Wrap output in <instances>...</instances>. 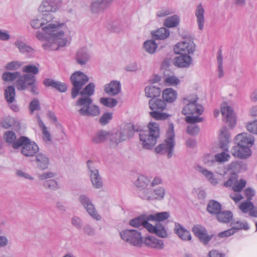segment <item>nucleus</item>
<instances>
[{
	"instance_id": "1",
	"label": "nucleus",
	"mask_w": 257,
	"mask_h": 257,
	"mask_svg": "<svg viewBox=\"0 0 257 257\" xmlns=\"http://www.w3.org/2000/svg\"><path fill=\"white\" fill-rule=\"evenodd\" d=\"M30 24L34 29L42 28L43 33L38 32L36 37L45 41L42 45L45 50H57L70 44L72 30L65 21H52L51 15H45L41 19L32 20Z\"/></svg>"
},
{
	"instance_id": "2",
	"label": "nucleus",
	"mask_w": 257,
	"mask_h": 257,
	"mask_svg": "<svg viewBox=\"0 0 257 257\" xmlns=\"http://www.w3.org/2000/svg\"><path fill=\"white\" fill-rule=\"evenodd\" d=\"M94 84L89 83L80 92V96L76 102V106L79 115L93 117L99 114V107L92 103L93 100L91 98L94 93Z\"/></svg>"
},
{
	"instance_id": "3",
	"label": "nucleus",
	"mask_w": 257,
	"mask_h": 257,
	"mask_svg": "<svg viewBox=\"0 0 257 257\" xmlns=\"http://www.w3.org/2000/svg\"><path fill=\"white\" fill-rule=\"evenodd\" d=\"M198 98L195 94L187 95L182 98L184 105L182 113L186 116L187 122H199L203 120L202 117H199L203 111L202 105L197 103Z\"/></svg>"
},
{
	"instance_id": "4",
	"label": "nucleus",
	"mask_w": 257,
	"mask_h": 257,
	"mask_svg": "<svg viewBox=\"0 0 257 257\" xmlns=\"http://www.w3.org/2000/svg\"><path fill=\"white\" fill-rule=\"evenodd\" d=\"M133 126L130 124L121 125L115 133H109V146L116 148L119 143L132 137L134 135Z\"/></svg>"
},
{
	"instance_id": "5",
	"label": "nucleus",
	"mask_w": 257,
	"mask_h": 257,
	"mask_svg": "<svg viewBox=\"0 0 257 257\" xmlns=\"http://www.w3.org/2000/svg\"><path fill=\"white\" fill-rule=\"evenodd\" d=\"M149 133L142 132L140 134V139L142 143L143 148L152 149L156 144L157 140L159 137L160 128L159 124L154 122L148 124Z\"/></svg>"
},
{
	"instance_id": "6",
	"label": "nucleus",
	"mask_w": 257,
	"mask_h": 257,
	"mask_svg": "<svg viewBox=\"0 0 257 257\" xmlns=\"http://www.w3.org/2000/svg\"><path fill=\"white\" fill-rule=\"evenodd\" d=\"M175 145L174 125L173 123H170L167 131L166 140L164 143L156 147L155 150L157 154H167V157L170 158L173 156Z\"/></svg>"
},
{
	"instance_id": "7",
	"label": "nucleus",
	"mask_w": 257,
	"mask_h": 257,
	"mask_svg": "<svg viewBox=\"0 0 257 257\" xmlns=\"http://www.w3.org/2000/svg\"><path fill=\"white\" fill-rule=\"evenodd\" d=\"M22 147L21 153L27 157L34 156L39 151L38 145L34 142H30V140L25 137L19 138L16 143L13 145V148L18 149Z\"/></svg>"
},
{
	"instance_id": "8",
	"label": "nucleus",
	"mask_w": 257,
	"mask_h": 257,
	"mask_svg": "<svg viewBox=\"0 0 257 257\" xmlns=\"http://www.w3.org/2000/svg\"><path fill=\"white\" fill-rule=\"evenodd\" d=\"M70 80L73 85L71 96L75 98L80 94L83 86L88 81L89 78L83 72L76 71L71 75Z\"/></svg>"
},
{
	"instance_id": "9",
	"label": "nucleus",
	"mask_w": 257,
	"mask_h": 257,
	"mask_svg": "<svg viewBox=\"0 0 257 257\" xmlns=\"http://www.w3.org/2000/svg\"><path fill=\"white\" fill-rule=\"evenodd\" d=\"M62 0H42L38 7V12L42 15H50L52 17V21H54L53 13L57 12L62 5Z\"/></svg>"
},
{
	"instance_id": "10",
	"label": "nucleus",
	"mask_w": 257,
	"mask_h": 257,
	"mask_svg": "<svg viewBox=\"0 0 257 257\" xmlns=\"http://www.w3.org/2000/svg\"><path fill=\"white\" fill-rule=\"evenodd\" d=\"M196 50V45L190 39H184L178 42L174 46V51L176 54H186L192 55Z\"/></svg>"
},
{
	"instance_id": "11",
	"label": "nucleus",
	"mask_w": 257,
	"mask_h": 257,
	"mask_svg": "<svg viewBox=\"0 0 257 257\" xmlns=\"http://www.w3.org/2000/svg\"><path fill=\"white\" fill-rule=\"evenodd\" d=\"M121 238L124 241L136 246H140L143 243L141 232L134 229H125L120 232Z\"/></svg>"
},
{
	"instance_id": "12",
	"label": "nucleus",
	"mask_w": 257,
	"mask_h": 257,
	"mask_svg": "<svg viewBox=\"0 0 257 257\" xmlns=\"http://www.w3.org/2000/svg\"><path fill=\"white\" fill-rule=\"evenodd\" d=\"M78 201L92 218L96 221L101 220V216L97 213L94 205L88 196L85 194L80 195Z\"/></svg>"
},
{
	"instance_id": "13",
	"label": "nucleus",
	"mask_w": 257,
	"mask_h": 257,
	"mask_svg": "<svg viewBox=\"0 0 257 257\" xmlns=\"http://www.w3.org/2000/svg\"><path fill=\"white\" fill-rule=\"evenodd\" d=\"M114 0H92L90 10L94 14L103 13L113 4Z\"/></svg>"
},
{
	"instance_id": "14",
	"label": "nucleus",
	"mask_w": 257,
	"mask_h": 257,
	"mask_svg": "<svg viewBox=\"0 0 257 257\" xmlns=\"http://www.w3.org/2000/svg\"><path fill=\"white\" fill-rule=\"evenodd\" d=\"M35 81V77L33 75L25 74L18 77L16 83L18 90H24L29 86H33Z\"/></svg>"
},
{
	"instance_id": "15",
	"label": "nucleus",
	"mask_w": 257,
	"mask_h": 257,
	"mask_svg": "<svg viewBox=\"0 0 257 257\" xmlns=\"http://www.w3.org/2000/svg\"><path fill=\"white\" fill-rule=\"evenodd\" d=\"M221 112L222 116L225 117L230 127H234L236 123V118L232 109L224 102L221 105Z\"/></svg>"
},
{
	"instance_id": "16",
	"label": "nucleus",
	"mask_w": 257,
	"mask_h": 257,
	"mask_svg": "<svg viewBox=\"0 0 257 257\" xmlns=\"http://www.w3.org/2000/svg\"><path fill=\"white\" fill-rule=\"evenodd\" d=\"M146 226V229L151 233L155 234L162 238H166L168 236L167 231L164 225L160 222L156 223L155 225L149 223Z\"/></svg>"
},
{
	"instance_id": "17",
	"label": "nucleus",
	"mask_w": 257,
	"mask_h": 257,
	"mask_svg": "<svg viewBox=\"0 0 257 257\" xmlns=\"http://www.w3.org/2000/svg\"><path fill=\"white\" fill-rule=\"evenodd\" d=\"M173 60V64L179 68H188L193 65V61L191 55L179 54Z\"/></svg>"
},
{
	"instance_id": "18",
	"label": "nucleus",
	"mask_w": 257,
	"mask_h": 257,
	"mask_svg": "<svg viewBox=\"0 0 257 257\" xmlns=\"http://www.w3.org/2000/svg\"><path fill=\"white\" fill-rule=\"evenodd\" d=\"M195 16L196 18L198 28L200 31H202L204 28L205 19V10L202 4L200 3L196 6Z\"/></svg>"
},
{
	"instance_id": "19",
	"label": "nucleus",
	"mask_w": 257,
	"mask_h": 257,
	"mask_svg": "<svg viewBox=\"0 0 257 257\" xmlns=\"http://www.w3.org/2000/svg\"><path fill=\"white\" fill-rule=\"evenodd\" d=\"M235 141L240 146L247 147L250 148L254 143V138L251 135L243 133L235 137Z\"/></svg>"
},
{
	"instance_id": "20",
	"label": "nucleus",
	"mask_w": 257,
	"mask_h": 257,
	"mask_svg": "<svg viewBox=\"0 0 257 257\" xmlns=\"http://www.w3.org/2000/svg\"><path fill=\"white\" fill-rule=\"evenodd\" d=\"M143 242L148 247L158 250L162 249L164 247V242L162 239L152 235L145 237L143 240Z\"/></svg>"
},
{
	"instance_id": "21",
	"label": "nucleus",
	"mask_w": 257,
	"mask_h": 257,
	"mask_svg": "<svg viewBox=\"0 0 257 257\" xmlns=\"http://www.w3.org/2000/svg\"><path fill=\"white\" fill-rule=\"evenodd\" d=\"M231 154L237 158L246 159L251 156V151L249 147L237 145L232 148Z\"/></svg>"
},
{
	"instance_id": "22",
	"label": "nucleus",
	"mask_w": 257,
	"mask_h": 257,
	"mask_svg": "<svg viewBox=\"0 0 257 257\" xmlns=\"http://www.w3.org/2000/svg\"><path fill=\"white\" fill-rule=\"evenodd\" d=\"M15 45L19 49L20 53L27 55L29 57H32L35 54L34 49L27 45L21 37L17 38L15 43Z\"/></svg>"
},
{
	"instance_id": "23",
	"label": "nucleus",
	"mask_w": 257,
	"mask_h": 257,
	"mask_svg": "<svg viewBox=\"0 0 257 257\" xmlns=\"http://www.w3.org/2000/svg\"><path fill=\"white\" fill-rule=\"evenodd\" d=\"M194 234L204 244H207L212 238V235L207 234L206 229L201 225H195L192 228Z\"/></svg>"
},
{
	"instance_id": "24",
	"label": "nucleus",
	"mask_w": 257,
	"mask_h": 257,
	"mask_svg": "<svg viewBox=\"0 0 257 257\" xmlns=\"http://www.w3.org/2000/svg\"><path fill=\"white\" fill-rule=\"evenodd\" d=\"M121 87L119 81L112 80L104 86V91L110 96H114L121 92Z\"/></svg>"
},
{
	"instance_id": "25",
	"label": "nucleus",
	"mask_w": 257,
	"mask_h": 257,
	"mask_svg": "<svg viewBox=\"0 0 257 257\" xmlns=\"http://www.w3.org/2000/svg\"><path fill=\"white\" fill-rule=\"evenodd\" d=\"M239 209L242 213H248L251 217H257V206H255L250 201L242 202L239 206Z\"/></svg>"
},
{
	"instance_id": "26",
	"label": "nucleus",
	"mask_w": 257,
	"mask_h": 257,
	"mask_svg": "<svg viewBox=\"0 0 257 257\" xmlns=\"http://www.w3.org/2000/svg\"><path fill=\"white\" fill-rule=\"evenodd\" d=\"M220 147L222 151H228V144L230 142V133L225 127H222L220 130L219 136Z\"/></svg>"
},
{
	"instance_id": "27",
	"label": "nucleus",
	"mask_w": 257,
	"mask_h": 257,
	"mask_svg": "<svg viewBox=\"0 0 257 257\" xmlns=\"http://www.w3.org/2000/svg\"><path fill=\"white\" fill-rule=\"evenodd\" d=\"M90 50L86 48H82L78 51L76 60L79 64L84 65L90 60Z\"/></svg>"
},
{
	"instance_id": "28",
	"label": "nucleus",
	"mask_w": 257,
	"mask_h": 257,
	"mask_svg": "<svg viewBox=\"0 0 257 257\" xmlns=\"http://www.w3.org/2000/svg\"><path fill=\"white\" fill-rule=\"evenodd\" d=\"M174 231L184 241H190L192 236L190 232L179 223H175Z\"/></svg>"
},
{
	"instance_id": "29",
	"label": "nucleus",
	"mask_w": 257,
	"mask_h": 257,
	"mask_svg": "<svg viewBox=\"0 0 257 257\" xmlns=\"http://www.w3.org/2000/svg\"><path fill=\"white\" fill-rule=\"evenodd\" d=\"M108 136V132L105 130H99L91 136V142L94 144H102L106 141Z\"/></svg>"
},
{
	"instance_id": "30",
	"label": "nucleus",
	"mask_w": 257,
	"mask_h": 257,
	"mask_svg": "<svg viewBox=\"0 0 257 257\" xmlns=\"http://www.w3.org/2000/svg\"><path fill=\"white\" fill-rule=\"evenodd\" d=\"M148 215H141L130 220L129 224L134 227L143 226L146 229V225L149 224Z\"/></svg>"
},
{
	"instance_id": "31",
	"label": "nucleus",
	"mask_w": 257,
	"mask_h": 257,
	"mask_svg": "<svg viewBox=\"0 0 257 257\" xmlns=\"http://www.w3.org/2000/svg\"><path fill=\"white\" fill-rule=\"evenodd\" d=\"M44 84L46 87L52 86L61 92H65L67 88L64 83L49 78L44 80Z\"/></svg>"
},
{
	"instance_id": "32",
	"label": "nucleus",
	"mask_w": 257,
	"mask_h": 257,
	"mask_svg": "<svg viewBox=\"0 0 257 257\" xmlns=\"http://www.w3.org/2000/svg\"><path fill=\"white\" fill-rule=\"evenodd\" d=\"M149 107L153 111H163L165 109L166 104L164 100L154 98L150 100Z\"/></svg>"
},
{
	"instance_id": "33",
	"label": "nucleus",
	"mask_w": 257,
	"mask_h": 257,
	"mask_svg": "<svg viewBox=\"0 0 257 257\" xmlns=\"http://www.w3.org/2000/svg\"><path fill=\"white\" fill-rule=\"evenodd\" d=\"M177 91L171 88L164 89L162 93V97L164 101L172 103L175 101L177 98Z\"/></svg>"
},
{
	"instance_id": "34",
	"label": "nucleus",
	"mask_w": 257,
	"mask_h": 257,
	"mask_svg": "<svg viewBox=\"0 0 257 257\" xmlns=\"http://www.w3.org/2000/svg\"><path fill=\"white\" fill-rule=\"evenodd\" d=\"M36 163L38 168L44 170L48 168L49 159L45 155L39 153L36 157Z\"/></svg>"
},
{
	"instance_id": "35",
	"label": "nucleus",
	"mask_w": 257,
	"mask_h": 257,
	"mask_svg": "<svg viewBox=\"0 0 257 257\" xmlns=\"http://www.w3.org/2000/svg\"><path fill=\"white\" fill-rule=\"evenodd\" d=\"M180 22V17L177 15H173L166 18L163 24L167 28H175L179 25Z\"/></svg>"
},
{
	"instance_id": "36",
	"label": "nucleus",
	"mask_w": 257,
	"mask_h": 257,
	"mask_svg": "<svg viewBox=\"0 0 257 257\" xmlns=\"http://www.w3.org/2000/svg\"><path fill=\"white\" fill-rule=\"evenodd\" d=\"M246 169V165L242 161L232 162L228 165V170L233 173L244 171Z\"/></svg>"
},
{
	"instance_id": "37",
	"label": "nucleus",
	"mask_w": 257,
	"mask_h": 257,
	"mask_svg": "<svg viewBox=\"0 0 257 257\" xmlns=\"http://www.w3.org/2000/svg\"><path fill=\"white\" fill-rule=\"evenodd\" d=\"M37 119L39 126L42 132V137L43 140L45 142H50L51 140V137L49 132L48 131L47 127L46 126L39 115H38L37 116Z\"/></svg>"
},
{
	"instance_id": "38",
	"label": "nucleus",
	"mask_w": 257,
	"mask_h": 257,
	"mask_svg": "<svg viewBox=\"0 0 257 257\" xmlns=\"http://www.w3.org/2000/svg\"><path fill=\"white\" fill-rule=\"evenodd\" d=\"M145 90L146 96L149 98H154L159 96L161 93L160 88L152 84L146 86Z\"/></svg>"
},
{
	"instance_id": "39",
	"label": "nucleus",
	"mask_w": 257,
	"mask_h": 257,
	"mask_svg": "<svg viewBox=\"0 0 257 257\" xmlns=\"http://www.w3.org/2000/svg\"><path fill=\"white\" fill-rule=\"evenodd\" d=\"M139 196L142 199L147 201L154 200L153 189L145 188L140 189L138 192Z\"/></svg>"
},
{
	"instance_id": "40",
	"label": "nucleus",
	"mask_w": 257,
	"mask_h": 257,
	"mask_svg": "<svg viewBox=\"0 0 257 257\" xmlns=\"http://www.w3.org/2000/svg\"><path fill=\"white\" fill-rule=\"evenodd\" d=\"M221 209V204L214 200L210 201L207 205V210L211 214L217 215L220 212Z\"/></svg>"
},
{
	"instance_id": "41",
	"label": "nucleus",
	"mask_w": 257,
	"mask_h": 257,
	"mask_svg": "<svg viewBox=\"0 0 257 257\" xmlns=\"http://www.w3.org/2000/svg\"><path fill=\"white\" fill-rule=\"evenodd\" d=\"M169 216L170 214L168 212H157L149 215L148 219L149 221H156L160 222L167 219Z\"/></svg>"
},
{
	"instance_id": "42",
	"label": "nucleus",
	"mask_w": 257,
	"mask_h": 257,
	"mask_svg": "<svg viewBox=\"0 0 257 257\" xmlns=\"http://www.w3.org/2000/svg\"><path fill=\"white\" fill-rule=\"evenodd\" d=\"M92 186L96 189H100L103 186L102 178L99 172L89 175Z\"/></svg>"
},
{
	"instance_id": "43",
	"label": "nucleus",
	"mask_w": 257,
	"mask_h": 257,
	"mask_svg": "<svg viewBox=\"0 0 257 257\" xmlns=\"http://www.w3.org/2000/svg\"><path fill=\"white\" fill-rule=\"evenodd\" d=\"M170 35V31L164 27L160 28L157 31L152 33L154 38L160 40H164L168 38Z\"/></svg>"
},
{
	"instance_id": "44",
	"label": "nucleus",
	"mask_w": 257,
	"mask_h": 257,
	"mask_svg": "<svg viewBox=\"0 0 257 257\" xmlns=\"http://www.w3.org/2000/svg\"><path fill=\"white\" fill-rule=\"evenodd\" d=\"M5 97L8 103H12L15 101V89L12 86L7 87L5 90Z\"/></svg>"
},
{
	"instance_id": "45",
	"label": "nucleus",
	"mask_w": 257,
	"mask_h": 257,
	"mask_svg": "<svg viewBox=\"0 0 257 257\" xmlns=\"http://www.w3.org/2000/svg\"><path fill=\"white\" fill-rule=\"evenodd\" d=\"M158 48V45L153 40H149L144 43V48L145 51L150 54H154Z\"/></svg>"
},
{
	"instance_id": "46",
	"label": "nucleus",
	"mask_w": 257,
	"mask_h": 257,
	"mask_svg": "<svg viewBox=\"0 0 257 257\" xmlns=\"http://www.w3.org/2000/svg\"><path fill=\"white\" fill-rule=\"evenodd\" d=\"M150 183L149 179L144 175L139 176L135 181L136 186L140 189H145Z\"/></svg>"
},
{
	"instance_id": "47",
	"label": "nucleus",
	"mask_w": 257,
	"mask_h": 257,
	"mask_svg": "<svg viewBox=\"0 0 257 257\" xmlns=\"http://www.w3.org/2000/svg\"><path fill=\"white\" fill-rule=\"evenodd\" d=\"M164 82L167 86H175L180 83V80L174 75H165Z\"/></svg>"
},
{
	"instance_id": "48",
	"label": "nucleus",
	"mask_w": 257,
	"mask_h": 257,
	"mask_svg": "<svg viewBox=\"0 0 257 257\" xmlns=\"http://www.w3.org/2000/svg\"><path fill=\"white\" fill-rule=\"evenodd\" d=\"M216 216L219 222L227 223L232 218L233 215L230 211H223L220 212Z\"/></svg>"
},
{
	"instance_id": "49",
	"label": "nucleus",
	"mask_w": 257,
	"mask_h": 257,
	"mask_svg": "<svg viewBox=\"0 0 257 257\" xmlns=\"http://www.w3.org/2000/svg\"><path fill=\"white\" fill-rule=\"evenodd\" d=\"M17 120L15 118L10 116H7L3 117L0 122L1 125L5 128H8L15 124Z\"/></svg>"
},
{
	"instance_id": "50",
	"label": "nucleus",
	"mask_w": 257,
	"mask_h": 257,
	"mask_svg": "<svg viewBox=\"0 0 257 257\" xmlns=\"http://www.w3.org/2000/svg\"><path fill=\"white\" fill-rule=\"evenodd\" d=\"M20 75L21 73L18 71L14 72L6 71L3 74L2 78L4 81H13L20 77Z\"/></svg>"
},
{
	"instance_id": "51",
	"label": "nucleus",
	"mask_w": 257,
	"mask_h": 257,
	"mask_svg": "<svg viewBox=\"0 0 257 257\" xmlns=\"http://www.w3.org/2000/svg\"><path fill=\"white\" fill-rule=\"evenodd\" d=\"M166 194V190L163 187H158L153 189L154 200H162Z\"/></svg>"
},
{
	"instance_id": "52",
	"label": "nucleus",
	"mask_w": 257,
	"mask_h": 257,
	"mask_svg": "<svg viewBox=\"0 0 257 257\" xmlns=\"http://www.w3.org/2000/svg\"><path fill=\"white\" fill-rule=\"evenodd\" d=\"M226 152H228V151H223L221 153L215 154L214 155L215 162L223 163L228 161L230 158V156Z\"/></svg>"
},
{
	"instance_id": "53",
	"label": "nucleus",
	"mask_w": 257,
	"mask_h": 257,
	"mask_svg": "<svg viewBox=\"0 0 257 257\" xmlns=\"http://www.w3.org/2000/svg\"><path fill=\"white\" fill-rule=\"evenodd\" d=\"M232 229H234L235 233L237 230L244 229L248 230L249 228V225L246 221H241L239 220L234 221L231 223Z\"/></svg>"
},
{
	"instance_id": "54",
	"label": "nucleus",
	"mask_w": 257,
	"mask_h": 257,
	"mask_svg": "<svg viewBox=\"0 0 257 257\" xmlns=\"http://www.w3.org/2000/svg\"><path fill=\"white\" fill-rule=\"evenodd\" d=\"M24 62L19 61H11L5 66V68L7 70L16 71L23 65Z\"/></svg>"
},
{
	"instance_id": "55",
	"label": "nucleus",
	"mask_w": 257,
	"mask_h": 257,
	"mask_svg": "<svg viewBox=\"0 0 257 257\" xmlns=\"http://www.w3.org/2000/svg\"><path fill=\"white\" fill-rule=\"evenodd\" d=\"M22 71L27 74H29L32 75H36L39 73V69L37 66L30 64L24 66L23 67Z\"/></svg>"
},
{
	"instance_id": "56",
	"label": "nucleus",
	"mask_w": 257,
	"mask_h": 257,
	"mask_svg": "<svg viewBox=\"0 0 257 257\" xmlns=\"http://www.w3.org/2000/svg\"><path fill=\"white\" fill-rule=\"evenodd\" d=\"M4 138L7 143L12 144L13 147L14 144L16 143L18 140L15 133L13 131H7L4 135Z\"/></svg>"
},
{
	"instance_id": "57",
	"label": "nucleus",
	"mask_w": 257,
	"mask_h": 257,
	"mask_svg": "<svg viewBox=\"0 0 257 257\" xmlns=\"http://www.w3.org/2000/svg\"><path fill=\"white\" fill-rule=\"evenodd\" d=\"M43 185L45 188L52 190H56L60 188V186L58 182L54 179L46 180L43 183Z\"/></svg>"
},
{
	"instance_id": "58",
	"label": "nucleus",
	"mask_w": 257,
	"mask_h": 257,
	"mask_svg": "<svg viewBox=\"0 0 257 257\" xmlns=\"http://www.w3.org/2000/svg\"><path fill=\"white\" fill-rule=\"evenodd\" d=\"M217 61L218 64V76L219 78H221L224 75V71L223 69V57L221 51L218 52Z\"/></svg>"
},
{
	"instance_id": "59",
	"label": "nucleus",
	"mask_w": 257,
	"mask_h": 257,
	"mask_svg": "<svg viewBox=\"0 0 257 257\" xmlns=\"http://www.w3.org/2000/svg\"><path fill=\"white\" fill-rule=\"evenodd\" d=\"M100 102L103 105L108 107H113L117 104V101L112 98H101Z\"/></svg>"
},
{
	"instance_id": "60",
	"label": "nucleus",
	"mask_w": 257,
	"mask_h": 257,
	"mask_svg": "<svg viewBox=\"0 0 257 257\" xmlns=\"http://www.w3.org/2000/svg\"><path fill=\"white\" fill-rule=\"evenodd\" d=\"M161 111H152L150 112V115L157 120H165L167 119L170 116L169 114L161 112Z\"/></svg>"
},
{
	"instance_id": "61",
	"label": "nucleus",
	"mask_w": 257,
	"mask_h": 257,
	"mask_svg": "<svg viewBox=\"0 0 257 257\" xmlns=\"http://www.w3.org/2000/svg\"><path fill=\"white\" fill-rule=\"evenodd\" d=\"M189 124L187 129L188 134L192 136H195L198 134L200 131L199 127L195 124L196 122H189Z\"/></svg>"
},
{
	"instance_id": "62",
	"label": "nucleus",
	"mask_w": 257,
	"mask_h": 257,
	"mask_svg": "<svg viewBox=\"0 0 257 257\" xmlns=\"http://www.w3.org/2000/svg\"><path fill=\"white\" fill-rule=\"evenodd\" d=\"M71 223L75 228L80 229L83 226V221L82 219L77 216H73L71 219Z\"/></svg>"
},
{
	"instance_id": "63",
	"label": "nucleus",
	"mask_w": 257,
	"mask_h": 257,
	"mask_svg": "<svg viewBox=\"0 0 257 257\" xmlns=\"http://www.w3.org/2000/svg\"><path fill=\"white\" fill-rule=\"evenodd\" d=\"M174 13V11L171 10L170 8L163 7L157 11L156 16L158 18H162L172 14Z\"/></svg>"
},
{
	"instance_id": "64",
	"label": "nucleus",
	"mask_w": 257,
	"mask_h": 257,
	"mask_svg": "<svg viewBox=\"0 0 257 257\" xmlns=\"http://www.w3.org/2000/svg\"><path fill=\"white\" fill-rule=\"evenodd\" d=\"M112 118V113L105 112L99 118V122L102 125L107 124Z\"/></svg>"
}]
</instances>
